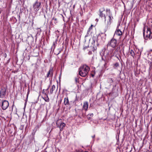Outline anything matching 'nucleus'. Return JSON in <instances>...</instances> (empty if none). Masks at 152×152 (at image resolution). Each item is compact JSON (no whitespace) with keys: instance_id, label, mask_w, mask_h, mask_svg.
I'll return each mask as SVG.
<instances>
[{"instance_id":"1","label":"nucleus","mask_w":152,"mask_h":152,"mask_svg":"<svg viewBox=\"0 0 152 152\" xmlns=\"http://www.w3.org/2000/svg\"><path fill=\"white\" fill-rule=\"evenodd\" d=\"M89 70V67L86 65H84L79 69V74L81 76L85 77L87 75Z\"/></svg>"},{"instance_id":"2","label":"nucleus","mask_w":152,"mask_h":152,"mask_svg":"<svg viewBox=\"0 0 152 152\" xmlns=\"http://www.w3.org/2000/svg\"><path fill=\"white\" fill-rule=\"evenodd\" d=\"M106 16L105 19V22L107 25L108 26L110 25L112 21V19H113V17L110 10L108 9H106Z\"/></svg>"},{"instance_id":"3","label":"nucleus","mask_w":152,"mask_h":152,"mask_svg":"<svg viewBox=\"0 0 152 152\" xmlns=\"http://www.w3.org/2000/svg\"><path fill=\"white\" fill-rule=\"evenodd\" d=\"M143 36L145 39L152 38V31L150 28H147L146 31L143 30Z\"/></svg>"},{"instance_id":"4","label":"nucleus","mask_w":152,"mask_h":152,"mask_svg":"<svg viewBox=\"0 0 152 152\" xmlns=\"http://www.w3.org/2000/svg\"><path fill=\"white\" fill-rule=\"evenodd\" d=\"M41 7V2H38V0H37L33 4L34 10L36 12H37Z\"/></svg>"},{"instance_id":"5","label":"nucleus","mask_w":152,"mask_h":152,"mask_svg":"<svg viewBox=\"0 0 152 152\" xmlns=\"http://www.w3.org/2000/svg\"><path fill=\"white\" fill-rule=\"evenodd\" d=\"M108 45L113 48H115L117 45V40L112 38L108 43Z\"/></svg>"},{"instance_id":"6","label":"nucleus","mask_w":152,"mask_h":152,"mask_svg":"<svg viewBox=\"0 0 152 152\" xmlns=\"http://www.w3.org/2000/svg\"><path fill=\"white\" fill-rule=\"evenodd\" d=\"M9 105L8 102L6 100H4L2 101L1 103V107L3 110H6Z\"/></svg>"},{"instance_id":"7","label":"nucleus","mask_w":152,"mask_h":152,"mask_svg":"<svg viewBox=\"0 0 152 152\" xmlns=\"http://www.w3.org/2000/svg\"><path fill=\"white\" fill-rule=\"evenodd\" d=\"M105 9L104 7L102 8L99 10V16L101 18H106V16L105 14Z\"/></svg>"},{"instance_id":"8","label":"nucleus","mask_w":152,"mask_h":152,"mask_svg":"<svg viewBox=\"0 0 152 152\" xmlns=\"http://www.w3.org/2000/svg\"><path fill=\"white\" fill-rule=\"evenodd\" d=\"M7 89L4 88H2L0 90V97L1 98L4 97L6 95Z\"/></svg>"},{"instance_id":"9","label":"nucleus","mask_w":152,"mask_h":152,"mask_svg":"<svg viewBox=\"0 0 152 152\" xmlns=\"http://www.w3.org/2000/svg\"><path fill=\"white\" fill-rule=\"evenodd\" d=\"M53 75V70L52 69H50L49 71L48 72L47 75L46 77L48 78L49 77H52Z\"/></svg>"},{"instance_id":"10","label":"nucleus","mask_w":152,"mask_h":152,"mask_svg":"<svg viewBox=\"0 0 152 152\" xmlns=\"http://www.w3.org/2000/svg\"><path fill=\"white\" fill-rule=\"evenodd\" d=\"M122 34V32L119 29H117L115 33V35H116L118 36H121Z\"/></svg>"},{"instance_id":"11","label":"nucleus","mask_w":152,"mask_h":152,"mask_svg":"<svg viewBox=\"0 0 152 152\" xmlns=\"http://www.w3.org/2000/svg\"><path fill=\"white\" fill-rule=\"evenodd\" d=\"M88 102H85L83 103V108L85 110H87L88 108Z\"/></svg>"},{"instance_id":"12","label":"nucleus","mask_w":152,"mask_h":152,"mask_svg":"<svg viewBox=\"0 0 152 152\" xmlns=\"http://www.w3.org/2000/svg\"><path fill=\"white\" fill-rule=\"evenodd\" d=\"M64 104L65 105H69V99L68 97L65 98L64 99Z\"/></svg>"},{"instance_id":"13","label":"nucleus","mask_w":152,"mask_h":152,"mask_svg":"<svg viewBox=\"0 0 152 152\" xmlns=\"http://www.w3.org/2000/svg\"><path fill=\"white\" fill-rule=\"evenodd\" d=\"M65 125H66L64 123H61V124L59 126V128L61 131H62L64 127L65 126Z\"/></svg>"},{"instance_id":"14","label":"nucleus","mask_w":152,"mask_h":152,"mask_svg":"<svg viewBox=\"0 0 152 152\" xmlns=\"http://www.w3.org/2000/svg\"><path fill=\"white\" fill-rule=\"evenodd\" d=\"M56 89V87L54 85H53L52 86L51 89L50 91V93L51 94H52L53 93V92Z\"/></svg>"},{"instance_id":"15","label":"nucleus","mask_w":152,"mask_h":152,"mask_svg":"<svg viewBox=\"0 0 152 152\" xmlns=\"http://www.w3.org/2000/svg\"><path fill=\"white\" fill-rule=\"evenodd\" d=\"M129 54L131 55L132 57L134 58V56L135 55L134 53L133 50H131L129 52Z\"/></svg>"},{"instance_id":"16","label":"nucleus","mask_w":152,"mask_h":152,"mask_svg":"<svg viewBox=\"0 0 152 152\" xmlns=\"http://www.w3.org/2000/svg\"><path fill=\"white\" fill-rule=\"evenodd\" d=\"M61 48L58 49L57 50V52H56L55 54H56L57 55H58L61 52Z\"/></svg>"},{"instance_id":"17","label":"nucleus","mask_w":152,"mask_h":152,"mask_svg":"<svg viewBox=\"0 0 152 152\" xmlns=\"http://www.w3.org/2000/svg\"><path fill=\"white\" fill-rule=\"evenodd\" d=\"M93 26V25H91L88 30L87 33H89L90 31L92 29Z\"/></svg>"},{"instance_id":"18","label":"nucleus","mask_w":152,"mask_h":152,"mask_svg":"<svg viewBox=\"0 0 152 152\" xmlns=\"http://www.w3.org/2000/svg\"><path fill=\"white\" fill-rule=\"evenodd\" d=\"M47 97H45L44 99L45 101L47 102H49V99L48 96V95H46Z\"/></svg>"},{"instance_id":"19","label":"nucleus","mask_w":152,"mask_h":152,"mask_svg":"<svg viewBox=\"0 0 152 152\" xmlns=\"http://www.w3.org/2000/svg\"><path fill=\"white\" fill-rule=\"evenodd\" d=\"M108 81L109 83H111L113 82V79L111 78H109L108 79Z\"/></svg>"},{"instance_id":"20","label":"nucleus","mask_w":152,"mask_h":152,"mask_svg":"<svg viewBox=\"0 0 152 152\" xmlns=\"http://www.w3.org/2000/svg\"><path fill=\"white\" fill-rule=\"evenodd\" d=\"M102 60L104 61L105 64L104 65H105L107 64V59L106 58H104L103 57H102Z\"/></svg>"},{"instance_id":"21","label":"nucleus","mask_w":152,"mask_h":152,"mask_svg":"<svg viewBox=\"0 0 152 152\" xmlns=\"http://www.w3.org/2000/svg\"><path fill=\"white\" fill-rule=\"evenodd\" d=\"M52 20H54L55 23H57V18H53L52 19Z\"/></svg>"},{"instance_id":"22","label":"nucleus","mask_w":152,"mask_h":152,"mask_svg":"<svg viewBox=\"0 0 152 152\" xmlns=\"http://www.w3.org/2000/svg\"><path fill=\"white\" fill-rule=\"evenodd\" d=\"M114 66L116 67H117L119 66V64L117 62L114 64Z\"/></svg>"},{"instance_id":"23","label":"nucleus","mask_w":152,"mask_h":152,"mask_svg":"<svg viewBox=\"0 0 152 152\" xmlns=\"http://www.w3.org/2000/svg\"><path fill=\"white\" fill-rule=\"evenodd\" d=\"M78 77H76L75 78V81L76 82V83H77L78 82Z\"/></svg>"},{"instance_id":"24","label":"nucleus","mask_w":152,"mask_h":152,"mask_svg":"<svg viewBox=\"0 0 152 152\" xmlns=\"http://www.w3.org/2000/svg\"><path fill=\"white\" fill-rule=\"evenodd\" d=\"M92 54V52L91 51H90L88 52V54L89 55H91Z\"/></svg>"},{"instance_id":"25","label":"nucleus","mask_w":152,"mask_h":152,"mask_svg":"<svg viewBox=\"0 0 152 152\" xmlns=\"http://www.w3.org/2000/svg\"><path fill=\"white\" fill-rule=\"evenodd\" d=\"M89 115L91 116H93V113H90Z\"/></svg>"},{"instance_id":"26","label":"nucleus","mask_w":152,"mask_h":152,"mask_svg":"<svg viewBox=\"0 0 152 152\" xmlns=\"http://www.w3.org/2000/svg\"><path fill=\"white\" fill-rule=\"evenodd\" d=\"M95 137V135H94L93 136H92L93 138H94Z\"/></svg>"},{"instance_id":"27","label":"nucleus","mask_w":152,"mask_h":152,"mask_svg":"<svg viewBox=\"0 0 152 152\" xmlns=\"http://www.w3.org/2000/svg\"><path fill=\"white\" fill-rule=\"evenodd\" d=\"M61 15L62 16V18H63V19H64V17L63 15H62V14H61Z\"/></svg>"},{"instance_id":"28","label":"nucleus","mask_w":152,"mask_h":152,"mask_svg":"<svg viewBox=\"0 0 152 152\" xmlns=\"http://www.w3.org/2000/svg\"><path fill=\"white\" fill-rule=\"evenodd\" d=\"M56 124L57 125V127H59V125H58V122H57L56 123Z\"/></svg>"},{"instance_id":"29","label":"nucleus","mask_w":152,"mask_h":152,"mask_svg":"<svg viewBox=\"0 0 152 152\" xmlns=\"http://www.w3.org/2000/svg\"><path fill=\"white\" fill-rule=\"evenodd\" d=\"M36 128H39V126L38 125H37V126L36 127Z\"/></svg>"},{"instance_id":"30","label":"nucleus","mask_w":152,"mask_h":152,"mask_svg":"<svg viewBox=\"0 0 152 152\" xmlns=\"http://www.w3.org/2000/svg\"><path fill=\"white\" fill-rule=\"evenodd\" d=\"M42 93L45 94L44 91V92H42Z\"/></svg>"},{"instance_id":"31","label":"nucleus","mask_w":152,"mask_h":152,"mask_svg":"<svg viewBox=\"0 0 152 152\" xmlns=\"http://www.w3.org/2000/svg\"><path fill=\"white\" fill-rule=\"evenodd\" d=\"M45 152H47V151H45Z\"/></svg>"}]
</instances>
